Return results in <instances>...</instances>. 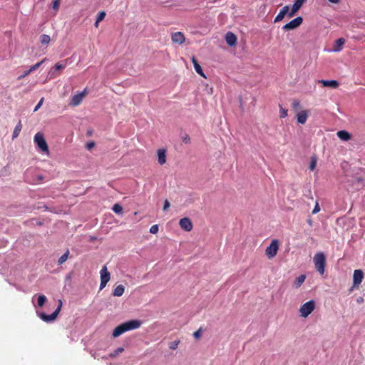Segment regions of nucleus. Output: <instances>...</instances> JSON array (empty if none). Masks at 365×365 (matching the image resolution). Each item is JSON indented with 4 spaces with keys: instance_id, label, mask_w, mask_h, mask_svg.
Wrapping results in <instances>:
<instances>
[{
    "instance_id": "de8ad7c7",
    "label": "nucleus",
    "mask_w": 365,
    "mask_h": 365,
    "mask_svg": "<svg viewBox=\"0 0 365 365\" xmlns=\"http://www.w3.org/2000/svg\"><path fill=\"white\" fill-rule=\"evenodd\" d=\"M100 22L101 21H98V20H96V22L94 24L95 27L98 28V24H99Z\"/></svg>"
},
{
    "instance_id": "5701e85b",
    "label": "nucleus",
    "mask_w": 365,
    "mask_h": 365,
    "mask_svg": "<svg viewBox=\"0 0 365 365\" xmlns=\"http://www.w3.org/2000/svg\"><path fill=\"white\" fill-rule=\"evenodd\" d=\"M124 291H125L124 286L122 284H120L115 288L113 294V296H115V297H121L123 294Z\"/></svg>"
},
{
    "instance_id": "79ce46f5",
    "label": "nucleus",
    "mask_w": 365,
    "mask_h": 365,
    "mask_svg": "<svg viewBox=\"0 0 365 365\" xmlns=\"http://www.w3.org/2000/svg\"><path fill=\"white\" fill-rule=\"evenodd\" d=\"M43 101H44V98H41V100L39 101V102L38 103V104L36 106V107L34 108V111H37L41 108V106H42V104L43 103Z\"/></svg>"
},
{
    "instance_id": "a19ab883",
    "label": "nucleus",
    "mask_w": 365,
    "mask_h": 365,
    "mask_svg": "<svg viewBox=\"0 0 365 365\" xmlns=\"http://www.w3.org/2000/svg\"><path fill=\"white\" fill-rule=\"evenodd\" d=\"M96 145V143L93 141H91L86 143V148L88 150H91L93 148H94Z\"/></svg>"
},
{
    "instance_id": "0eeeda50",
    "label": "nucleus",
    "mask_w": 365,
    "mask_h": 365,
    "mask_svg": "<svg viewBox=\"0 0 365 365\" xmlns=\"http://www.w3.org/2000/svg\"><path fill=\"white\" fill-rule=\"evenodd\" d=\"M303 22V19L301 16H298L289 23L283 26L282 29L284 31L293 30L299 27Z\"/></svg>"
},
{
    "instance_id": "39448f33",
    "label": "nucleus",
    "mask_w": 365,
    "mask_h": 365,
    "mask_svg": "<svg viewBox=\"0 0 365 365\" xmlns=\"http://www.w3.org/2000/svg\"><path fill=\"white\" fill-rule=\"evenodd\" d=\"M279 250V241L277 240H273L269 246L265 250V254L267 257L271 259H273L277 254Z\"/></svg>"
},
{
    "instance_id": "09e8293b",
    "label": "nucleus",
    "mask_w": 365,
    "mask_h": 365,
    "mask_svg": "<svg viewBox=\"0 0 365 365\" xmlns=\"http://www.w3.org/2000/svg\"><path fill=\"white\" fill-rule=\"evenodd\" d=\"M362 301H363V299H362L361 297H360V298H359V299H357V302H362Z\"/></svg>"
},
{
    "instance_id": "72a5a7b5",
    "label": "nucleus",
    "mask_w": 365,
    "mask_h": 365,
    "mask_svg": "<svg viewBox=\"0 0 365 365\" xmlns=\"http://www.w3.org/2000/svg\"><path fill=\"white\" fill-rule=\"evenodd\" d=\"M106 15V14L104 11H100L97 16L96 20H98V21H103L105 19Z\"/></svg>"
},
{
    "instance_id": "f3484780",
    "label": "nucleus",
    "mask_w": 365,
    "mask_h": 365,
    "mask_svg": "<svg viewBox=\"0 0 365 365\" xmlns=\"http://www.w3.org/2000/svg\"><path fill=\"white\" fill-rule=\"evenodd\" d=\"M158 162L160 165H164L166 163V150L165 149H158L157 151Z\"/></svg>"
},
{
    "instance_id": "9d476101",
    "label": "nucleus",
    "mask_w": 365,
    "mask_h": 365,
    "mask_svg": "<svg viewBox=\"0 0 365 365\" xmlns=\"http://www.w3.org/2000/svg\"><path fill=\"white\" fill-rule=\"evenodd\" d=\"M87 91L84 90L80 93L74 95L71 100L70 105L72 106H77L81 104L84 97L86 96Z\"/></svg>"
},
{
    "instance_id": "ddd939ff",
    "label": "nucleus",
    "mask_w": 365,
    "mask_h": 365,
    "mask_svg": "<svg viewBox=\"0 0 365 365\" xmlns=\"http://www.w3.org/2000/svg\"><path fill=\"white\" fill-rule=\"evenodd\" d=\"M306 0H295L291 11L288 14L289 17H292L302 6Z\"/></svg>"
},
{
    "instance_id": "1a4fd4ad",
    "label": "nucleus",
    "mask_w": 365,
    "mask_h": 365,
    "mask_svg": "<svg viewBox=\"0 0 365 365\" xmlns=\"http://www.w3.org/2000/svg\"><path fill=\"white\" fill-rule=\"evenodd\" d=\"M101 274V284L100 289H103L106 284L110 280V272L108 271L106 266H103L100 272Z\"/></svg>"
},
{
    "instance_id": "f704fd0d",
    "label": "nucleus",
    "mask_w": 365,
    "mask_h": 365,
    "mask_svg": "<svg viewBox=\"0 0 365 365\" xmlns=\"http://www.w3.org/2000/svg\"><path fill=\"white\" fill-rule=\"evenodd\" d=\"M179 343L180 341H174L170 344L169 348L170 349L175 350L178 348Z\"/></svg>"
},
{
    "instance_id": "423d86ee",
    "label": "nucleus",
    "mask_w": 365,
    "mask_h": 365,
    "mask_svg": "<svg viewBox=\"0 0 365 365\" xmlns=\"http://www.w3.org/2000/svg\"><path fill=\"white\" fill-rule=\"evenodd\" d=\"M61 307H62V302H61V300H59L58 305L56 309L51 314L48 315V314L42 312L39 314V317L43 321H44L46 322L54 321L56 319L57 316L58 315V314L61 311Z\"/></svg>"
},
{
    "instance_id": "a18cd8bd",
    "label": "nucleus",
    "mask_w": 365,
    "mask_h": 365,
    "mask_svg": "<svg viewBox=\"0 0 365 365\" xmlns=\"http://www.w3.org/2000/svg\"><path fill=\"white\" fill-rule=\"evenodd\" d=\"M31 73V71H29V69L28 71H26L22 75L19 76L18 77V79H21L27 76L29 74Z\"/></svg>"
},
{
    "instance_id": "2eb2a0df",
    "label": "nucleus",
    "mask_w": 365,
    "mask_h": 365,
    "mask_svg": "<svg viewBox=\"0 0 365 365\" xmlns=\"http://www.w3.org/2000/svg\"><path fill=\"white\" fill-rule=\"evenodd\" d=\"M297 120L300 124H304L308 118V111L303 110L297 113Z\"/></svg>"
},
{
    "instance_id": "4be33fe9",
    "label": "nucleus",
    "mask_w": 365,
    "mask_h": 365,
    "mask_svg": "<svg viewBox=\"0 0 365 365\" xmlns=\"http://www.w3.org/2000/svg\"><path fill=\"white\" fill-rule=\"evenodd\" d=\"M336 134L337 136L342 140L347 141L351 139V135L346 130H339Z\"/></svg>"
},
{
    "instance_id": "58836bf2",
    "label": "nucleus",
    "mask_w": 365,
    "mask_h": 365,
    "mask_svg": "<svg viewBox=\"0 0 365 365\" xmlns=\"http://www.w3.org/2000/svg\"><path fill=\"white\" fill-rule=\"evenodd\" d=\"M66 66V63H65L64 64L61 63H56L54 68L56 70H61V69H63L65 68Z\"/></svg>"
},
{
    "instance_id": "473e14b6",
    "label": "nucleus",
    "mask_w": 365,
    "mask_h": 365,
    "mask_svg": "<svg viewBox=\"0 0 365 365\" xmlns=\"http://www.w3.org/2000/svg\"><path fill=\"white\" fill-rule=\"evenodd\" d=\"M61 0H53L52 1V8L58 11L60 6Z\"/></svg>"
},
{
    "instance_id": "37998d69",
    "label": "nucleus",
    "mask_w": 365,
    "mask_h": 365,
    "mask_svg": "<svg viewBox=\"0 0 365 365\" xmlns=\"http://www.w3.org/2000/svg\"><path fill=\"white\" fill-rule=\"evenodd\" d=\"M319 211H320V207H319V204L317 202L314 206V210H312V213L316 214V213L319 212Z\"/></svg>"
},
{
    "instance_id": "393cba45",
    "label": "nucleus",
    "mask_w": 365,
    "mask_h": 365,
    "mask_svg": "<svg viewBox=\"0 0 365 365\" xmlns=\"http://www.w3.org/2000/svg\"><path fill=\"white\" fill-rule=\"evenodd\" d=\"M47 301V298L45 295L41 294L38 297L37 304L38 307H42Z\"/></svg>"
},
{
    "instance_id": "49530a36",
    "label": "nucleus",
    "mask_w": 365,
    "mask_h": 365,
    "mask_svg": "<svg viewBox=\"0 0 365 365\" xmlns=\"http://www.w3.org/2000/svg\"><path fill=\"white\" fill-rule=\"evenodd\" d=\"M328 1L333 4H337L339 2V0H328Z\"/></svg>"
},
{
    "instance_id": "8fccbe9b",
    "label": "nucleus",
    "mask_w": 365,
    "mask_h": 365,
    "mask_svg": "<svg viewBox=\"0 0 365 365\" xmlns=\"http://www.w3.org/2000/svg\"><path fill=\"white\" fill-rule=\"evenodd\" d=\"M87 134H88V135H89V136H90V135H91L92 132H91V131H88Z\"/></svg>"
},
{
    "instance_id": "20e7f679",
    "label": "nucleus",
    "mask_w": 365,
    "mask_h": 365,
    "mask_svg": "<svg viewBox=\"0 0 365 365\" xmlns=\"http://www.w3.org/2000/svg\"><path fill=\"white\" fill-rule=\"evenodd\" d=\"M34 142L41 150V151L45 152L46 153H49L48 147L47 143L44 138V135L42 133H37L34 136Z\"/></svg>"
},
{
    "instance_id": "b1692460",
    "label": "nucleus",
    "mask_w": 365,
    "mask_h": 365,
    "mask_svg": "<svg viewBox=\"0 0 365 365\" xmlns=\"http://www.w3.org/2000/svg\"><path fill=\"white\" fill-rule=\"evenodd\" d=\"M22 129V124H21V120L19 121V123L16 124L14 130V132H13V134H12V138H16L19 136L21 130Z\"/></svg>"
},
{
    "instance_id": "dca6fc26",
    "label": "nucleus",
    "mask_w": 365,
    "mask_h": 365,
    "mask_svg": "<svg viewBox=\"0 0 365 365\" xmlns=\"http://www.w3.org/2000/svg\"><path fill=\"white\" fill-rule=\"evenodd\" d=\"M289 13V6H284L279 11V13L277 15L274 19V22L281 21L284 16Z\"/></svg>"
},
{
    "instance_id": "c03bdc74",
    "label": "nucleus",
    "mask_w": 365,
    "mask_h": 365,
    "mask_svg": "<svg viewBox=\"0 0 365 365\" xmlns=\"http://www.w3.org/2000/svg\"><path fill=\"white\" fill-rule=\"evenodd\" d=\"M170 206V202L168 200H165L163 205V210H167Z\"/></svg>"
},
{
    "instance_id": "a211bd4d",
    "label": "nucleus",
    "mask_w": 365,
    "mask_h": 365,
    "mask_svg": "<svg viewBox=\"0 0 365 365\" xmlns=\"http://www.w3.org/2000/svg\"><path fill=\"white\" fill-rule=\"evenodd\" d=\"M225 40H226L227 43L230 46H235L237 43L236 36L230 31H229L226 34Z\"/></svg>"
},
{
    "instance_id": "4c0bfd02",
    "label": "nucleus",
    "mask_w": 365,
    "mask_h": 365,
    "mask_svg": "<svg viewBox=\"0 0 365 365\" xmlns=\"http://www.w3.org/2000/svg\"><path fill=\"white\" fill-rule=\"evenodd\" d=\"M317 165V160L315 158H312L310 165H309V169L311 170H314Z\"/></svg>"
},
{
    "instance_id": "4468645a",
    "label": "nucleus",
    "mask_w": 365,
    "mask_h": 365,
    "mask_svg": "<svg viewBox=\"0 0 365 365\" xmlns=\"http://www.w3.org/2000/svg\"><path fill=\"white\" fill-rule=\"evenodd\" d=\"M318 82L319 83H321L324 87L336 88L339 86V82L336 80H319Z\"/></svg>"
},
{
    "instance_id": "c756f323",
    "label": "nucleus",
    "mask_w": 365,
    "mask_h": 365,
    "mask_svg": "<svg viewBox=\"0 0 365 365\" xmlns=\"http://www.w3.org/2000/svg\"><path fill=\"white\" fill-rule=\"evenodd\" d=\"M113 210L116 214H121L123 212V207L119 204H115L113 207Z\"/></svg>"
},
{
    "instance_id": "2f4dec72",
    "label": "nucleus",
    "mask_w": 365,
    "mask_h": 365,
    "mask_svg": "<svg viewBox=\"0 0 365 365\" xmlns=\"http://www.w3.org/2000/svg\"><path fill=\"white\" fill-rule=\"evenodd\" d=\"M280 110H279V117L281 118H284L287 116V109H284L282 108L281 105H279Z\"/></svg>"
},
{
    "instance_id": "cd10ccee",
    "label": "nucleus",
    "mask_w": 365,
    "mask_h": 365,
    "mask_svg": "<svg viewBox=\"0 0 365 365\" xmlns=\"http://www.w3.org/2000/svg\"><path fill=\"white\" fill-rule=\"evenodd\" d=\"M68 255H69V250H68L63 255H62L59 259H58V264H62L63 263H64L68 257Z\"/></svg>"
},
{
    "instance_id": "a878e982",
    "label": "nucleus",
    "mask_w": 365,
    "mask_h": 365,
    "mask_svg": "<svg viewBox=\"0 0 365 365\" xmlns=\"http://www.w3.org/2000/svg\"><path fill=\"white\" fill-rule=\"evenodd\" d=\"M40 41L43 45H47L51 41V37L47 34H42L40 36Z\"/></svg>"
},
{
    "instance_id": "9b49d317",
    "label": "nucleus",
    "mask_w": 365,
    "mask_h": 365,
    "mask_svg": "<svg viewBox=\"0 0 365 365\" xmlns=\"http://www.w3.org/2000/svg\"><path fill=\"white\" fill-rule=\"evenodd\" d=\"M179 225L181 227V229L187 232L191 231L193 228L192 222L188 217H183L180 219L179 222Z\"/></svg>"
},
{
    "instance_id": "c9c22d12",
    "label": "nucleus",
    "mask_w": 365,
    "mask_h": 365,
    "mask_svg": "<svg viewBox=\"0 0 365 365\" xmlns=\"http://www.w3.org/2000/svg\"><path fill=\"white\" fill-rule=\"evenodd\" d=\"M202 328H200L198 330H197L196 331H195L193 333V336L195 339H198L202 336Z\"/></svg>"
},
{
    "instance_id": "ea45409f",
    "label": "nucleus",
    "mask_w": 365,
    "mask_h": 365,
    "mask_svg": "<svg viewBox=\"0 0 365 365\" xmlns=\"http://www.w3.org/2000/svg\"><path fill=\"white\" fill-rule=\"evenodd\" d=\"M182 142L185 144H189L190 143V138L188 135H185L182 138Z\"/></svg>"
},
{
    "instance_id": "6e6552de",
    "label": "nucleus",
    "mask_w": 365,
    "mask_h": 365,
    "mask_svg": "<svg viewBox=\"0 0 365 365\" xmlns=\"http://www.w3.org/2000/svg\"><path fill=\"white\" fill-rule=\"evenodd\" d=\"M364 279V272L361 269H356L354 272L353 275V286L351 290L354 288H358Z\"/></svg>"
},
{
    "instance_id": "c85d7f7f",
    "label": "nucleus",
    "mask_w": 365,
    "mask_h": 365,
    "mask_svg": "<svg viewBox=\"0 0 365 365\" xmlns=\"http://www.w3.org/2000/svg\"><path fill=\"white\" fill-rule=\"evenodd\" d=\"M124 351V349L123 347H118L117 349H115L113 352L110 353V358H115L116 357L118 354H120V353H122L123 351Z\"/></svg>"
},
{
    "instance_id": "bb28decb",
    "label": "nucleus",
    "mask_w": 365,
    "mask_h": 365,
    "mask_svg": "<svg viewBox=\"0 0 365 365\" xmlns=\"http://www.w3.org/2000/svg\"><path fill=\"white\" fill-rule=\"evenodd\" d=\"M292 108L294 111L297 112L301 108L300 101L297 99H294L292 103Z\"/></svg>"
},
{
    "instance_id": "e433bc0d",
    "label": "nucleus",
    "mask_w": 365,
    "mask_h": 365,
    "mask_svg": "<svg viewBox=\"0 0 365 365\" xmlns=\"http://www.w3.org/2000/svg\"><path fill=\"white\" fill-rule=\"evenodd\" d=\"M159 230V227L158 225H153L150 228V232L152 234H156Z\"/></svg>"
},
{
    "instance_id": "412c9836",
    "label": "nucleus",
    "mask_w": 365,
    "mask_h": 365,
    "mask_svg": "<svg viewBox=\"0 0 365 365\" xmlns=\"http://www.w3.org/2000/svg\"><path fill=\"white\" fill-rule=\"evenodd\" d=\"M305 279H306V275L301 274L300 276H299L298 277H297L295 279L293 286L297 289L299 288L302 286V284L304 282Z\"/></svg>"
},
{
    "instance_id": "3c124183",
    "label": "nucleus",
    "mask_w": 365,
    "mask_h": 365,
    "mask_svg": "<svg viewBox=\"0 0 365 365\" xmlns=\"http://www.w3.org/2000/svg\"><path fill=\"white\" fill-rule=\"evenodd\" d=\"M358 181H359V182L361 181V178H359V179H358Z\"/></svg>"
},
{
    "instance_id": "7ed1b4c3",
    "label": "nucleus",
    "mask_w": 365,
    "mask_h": 365,
    "mask_svg": "<svg viewBox=\"0 0 365 365\" xmlns=\"http://www.w3.org/2000/svg\"><path fill=\"white\" fill-rule=\"evenodd\" d=\"M316 303L314 300H310L302 304L299 309L300 316L307 317L315 309Z\"/></svg>"
},
{
    "instance_id": "7c9ffc66",
    "label": "nucleus",
    "mask_w": 365,
    "mask_h": 365,
    "mask_svg": "<svg viewBox=\"0 0 365 365\" xmlns=\"http://www.w3.org/2000/svg\"><path fill=\"white\" fill-rule=\"evenodd\" d=\"M46 61V58H44L43 60H42L41 61L33 65L30 68H29V71L33 72L34 71H36L37 68H38L40 67V66Z\"/></svg>"
},
{
    "instance_id": "aec40b11",
    "label": "nucleus",
    "mask_w": 365,
    "mask_h": 365,
    "mask_svg": "<svg viewBox=\"0 0 365 365\" xmlns=\"http://www.w3.org/2000/svg\"><path fill=\"white\" fill-rule=\"evenodd\" d=\"M345 43V39L344 38H339L335 41V44L332 48V51L334 52H339L342 50L343 45Z\"/></svg>"
},
{
    "instance_id": "f8f14e48",
    "label": "nucleus",
    "mask_w": 365,
    "mask_h": 365,
    "mask_svg": "<svg viewBox=\"0 0 365 365\" xmlns=\"http://www.w3.org/2000/svg\"><path fill=\"white\" fill-rule=\"evenodd\" d=\"M171 40L174 43L182 44L185 41V38L182 32L178 31L171 34Z\"/></svg>"
},
{
    "instance_id": "f03ea898",
    "label": "nucleus",
    "mask_w": 365,
    "mask_h": 365,
    "mask_svg": "<svg viewBox=\"0 0 365 365\" xmlns=\"http://www.w3.org/2000/svg\"><path fill=\"white\" fill-rule=\"evenodd\" d=\"M313 262L316 269L322 275L325 272L326 256L324 252H319L315 254Z\"/></svg>"
},
{
    "instance_id": "f257e3e1",
    "label": "nucleus",
    "mask_w": 365,
    "mask_h": 365,
    "mask_svg": "<svg viewBox=\"0 0 365 365\" xmlns=\"http://www.w3.org/2000/svg\"><path fill=\"white\" fill-rule=\"evenodd\" d=\"M141 324L142 322L138 319H132L123 322L114 329L112 335L113 337H118L125 331L140 328Z\"/></svg>"
},
{
    "instance_id": "6ab92c4d",
    "label": "nucleus",
    "mask_w": 365,
    "mask_h": 365,
    "mask_svg": "<svg viewBox=\"0 0 365 365\" xmlns=\"http://www.w3.org/2000/svg\"><path fill=\"white\" fill-rule=\"evenodd\" d=\"M191 60H192V62L193 63V66H194V68H195V71L199 74L201 76L205 78V76L203 73V71H202V67L200 66V65L198 63V61L196 59V58L195 56H192L191 58Z\"/></svg>"
}]
</instances>
